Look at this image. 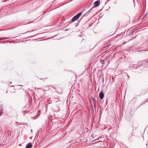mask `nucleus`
Segmentation results:
<instances>
[{
  "instance_id": "nucleus-1",
  "label": "nucleus",
  "mask_w": 148,
  "mask_h": 148,
  "mask_svg": "<svg viewBox=\"0 0 148 148\" xmlns=\"http://www.w3.org/2000/svg\"><path fill=\"white\" fill-rule=\"evenodd\" d=\"M82 13V12H79L76 15L74 16L72 19L71 20L72 22H73L74 21L77 20L79 17L81 16Z\"/></svg>"
},
{
  "instance_id": "nucleus-2",
  "label": "nucleus",
  "mask_w": 148,
  "mask_h": 148,
  "mask_svg": "<svg viewBox=\"0 0 148 148\" xmlns=\"http://www.w3.org/2000/svg\"><path fill=\"white\" fill-rule=\"evenodd\" d=\"M104 97V94L102 92H101L99 94V97L101 99H103Z\"/></svg>"
},
{
  "instance_id": "nucleus-3",
  "label": "nucleus",
  "mask_w": 148,
  "mask_h": 148,
  "mask_svg": "<svg viewBox=\"0 0 148 148\" xmlns=\"http://www.w3.org/2000/svg\"><path fill=\"white\" fill-rule=\"evenodd\" d=\"M90 102H92L93 103H95L96 101L94 98L93 97H92L91 98L90 100Z\"/></svg>"
},
{
  "instance_id": "nucleus-4",
  "label": "nucleus",
  "mask_w": 148,
  "mask_h": 148,
  "mask_svg": "<svg viewBox=\"0 0 148 148\" xmlns=\"http://www.w3.org/2000/svg\"><path fill=\"white\" fill-rule=\"evenodd\" d=\"M94 4L95 5H96L97 6H98L100 4V2L98 1H96L94 3Z\"/></svg>"
},
{
  "instance_id": "nucleus-5",
  "label": "nucleus",
  "mask_w": 148,
  "mask_h": 148,
  "mask_svg": "<svg viewBox=\"0 0 148 148\" xmlns=\"http://www.w3.org/2000/svg\"><path fill=\"white\" fill-rule=\"evenodd\" d=\"M32 146V143H30L28 144L26 146V148H31Z\"/></svg>"
},
{
  "instance_id": "nucleus-6",
  "label": "nucleus",
  "mask_w": 148,
  "mask_h": 148,
  "mask_svg": "<svg viewBox=\"0 0 148 148\" xmlns=\"http://www.w3.org/2000/svg\"><path fill=\"white\" fill-rule=\"evenodd\" d=\"M3 112V108L2 107L0 108V116L2 115Z\"/></svg>"
},
{
  "instance_id": "nucleus-7",
  "label": "nucleus",
  "mask_w": 148,
  "mask_h": 148,
  "mask_svg": "<svg viewBox=\"0 0 148 148\" xmlns=\"http://www.w3.org/2000/svg\"><path fill=\"white\" fill-rule=\"evenodd\" d=\"M92 9V8L90 10H89L88 12H87L85 14H84V16H86V14L88 15V13H89V12L90 11V10Z\"/></svg>"
},
{
  "instance_id": "nucleus-8",
  "label": "nucleus",
  "mask_w": 148,
  "mask_h": 148,
  "mask_svg": "<svg viewBox=\"0 0 148 148\" xmlns=\"http://www.w3.org/2000/svg\"><path fill=\"white\" fill-rule=\"evenodd\" d=\"M94 108H95H95H96V104H95V103H94Z\"/></svg>"
},
{
  "instance_id": "nucleus-9",
  "label": "nucleus",
  "mask_w": 148,
  "mask_h": 148,
  "mask_svg": "<svg viewBox=\"0 0 148 148\" xmlns=\"http://www.w3.org/2000/svg\"><path fill=\"white\" fill-rule=\"evenodd\" d=\"M147 14H145V15H144V17H146L147 16Z\"/></svg>"
},
{
  "instance_id": "nucleus-10",
  "label": "nucleus",
  "mask_w": 148,
  "mask_h": 148,
  "mask_svg": "<svg viewBox=\"0 0 148 148\" xmlns=\"http://www.w3.org/2000/svg\"><path fill=\"white\" fill-rule=\"evenodd\" d=\"M102 138V137H99V138H98L97 139V140H99V139H100L101 138Z\"/></svg>"
},
{
  "instance_id": "nucleus-11",
  "label": "nucleus",
  "mask_w": 148,
  "mask_h": 148,
  "mask_svg": "<svg viewBox=\"0 0 148 148\" xmlns=\"http://www.w3.org/2000/svg\"><path fill=\"white\" fill-rule=\"evenodd\" d=\"M3 38H0V40H2Z\"/></svg>"
},
{
  "instance_id": "nucleus-12",
  "label": "nucleus",
  "mask_w": 148,
  "mask_h": 148,
  "mask_svg": "<svg viewBox=\"0 0 148 148\" xmlns=\"http://www.w3.org/2000/svg\"><path fill=\"white\" fill-rule=\"evenodd\" d=\"M125 43H126V42H124V43H123V45H124V44H125Z\"/></svg>"
},
{
  "instance_id": "nucleus-13",
  "label": "nucleus",
  "mask_w": 148,
  "mask_h": 148,
  "mask_svg": "<svg viewBox=\"0 0 148 148\" xmlns=\"http://www.w3.org/2000/svg\"><path fill=\"white\" fill-rule=\"evenodd\" d=\"M31 131L32 132V130H31Z\"/></svg>"
},
{
  "instance_id": "nucleus-14",
  "label": "nucleus",
  "mask_w": 148,
  "mask_h": 148,
  "mask_svg": "<svg viewBox=\"0 0 148 148\" xmlns=\"http://www.w3.org/2000/svg\"><path fill=\"white\" fill-rule=\"evenodd\" d=\"M7 92H8V91H7L6 92V93H7Z\"/></svg>"
}]
</instances>
